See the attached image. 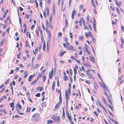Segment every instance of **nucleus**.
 Masks as SVG:
<instances>
[{
	"label": "nucleus",
	"mask_w": 124,
	"mask_h": 124,
	"mask_svg": "<svg viewBox=\"0 0 124 124\" xmlns=\"http://www.w3.org/2000/svg\"><path fill=\"white\" fill-rule=\"evenodd\" d=\"M65 97L66 100L67 102L68 101V100L69 99V94L67 92V91H66L65 93Z\"/></svg>",
	"instance_id": "1"
},
{
	"label": "nucleus",
	"mask_w": 124,
	"mask_h": 124,
	"mask_svg": "<svg viewBox=\"0 0 124 124\" xmlns=\"http://www.w3.org/2000/svg\"><path fill=\"white\" fill-rule=\"evenodd\" d=\"M39 78V77H37L36 79L32 82V83H31V84L34 85V84H37L38 80Z\"/></svg>",
	"instance_id": "2"
},
{
	"label": "nucleus",
	"mask_w": 124,
	"mask_h": 124,
	"mask_svg": "<svg viewBox=\"0 0 124 124\" xmlns=\"http://www.w3.org/2000/svg\"><path fill=\"white\" fill-rule=\"evenodd\" d=\"M54 120H55L56 121L58 122H60V117L58 116H56L54 118Z\"/></svg>",
	"instance_id": "3"
},
{
	"label": "nucleus",
	"mask_w": 124,
	"mask_h": 124,
	"mask_svg": "<svg viewBox=\"0 0 124 124\" xmlns=\"http://www.w3.org/2000/svg\"><path fill=\"white\" fill-rule=\"evenodd\" d=\"M61 103H60V102H59L57 103L56 105L54 108V109L55 110H56L57 108H59L60 107V105Z\"/></svg>",
	"instance_id": "4"
},
{
	"label": "nucleus",
	"mask_w": 124,
	"mask_h": 124,
	"mask_svg": "<svg viewBox=\"0 0 124 124\" xmlns=\"http://www.w3.org/2000/svg\"><path fill=\"white\" fill-rule=\"evenodd\" d=\"M53 76V70H52L51 72H50L49 74V78L51 79L52 78Z\"/></svg>",
	"instance_id": "5"
},
{
	"label": "nucleus",
	"mask_w": 124,
	"mask_h": 124,
	"mask_svg": "<svg viewBox=\"0 0 124 124\" xmlns=\"http://www.w3.org/2000/svg\"><path fill=\"white\" fill-rule=\"evenodd\" d=\"M66 115L67 117L69 119L70 121H71V117L69 113H68V111H66Z\"/></svg>",
	"instance_id": "6"
},
{
	"label": "nucleus",
	"mask_w": 124,
	"mask_h": 124,
	"mask_svg": "<svg viewBox=\"0 0 124 124\" xmlns=\"http://www.w3.org/2000/svg\"><path fill=\"white\" fill-rule=\"evenodd\" d=\"M89 59L90 61L93 62H95V61H94V58L93 56H90L89 57Z\"/></svg>",
	"instance_id": "7"
},
{
	"label": "nucleus",
	"mask_w": 124,
	"mask_h": 124,
	"mask_svg": "<svg viewBox=\"0 0 124 124\" xmlns=\"http://www.w3.org/2000/svg\"><path fill=\"white\" fill-rule=\"evenodd\" d=\"M102 101H103L104 103L106 105V106L107 107V102L106 101L105 99L104 98L103 96H102Z\"/></svg>",
	"instance_id": "8"
},
{
	"label": "nucleus",
	"mask_w": 124,
	"mask_h": 124,
	"mask_svg": "<svg viewBox=\"0 0 124 124\" xmlns=\"http://www.w3.org/2000/svg\"><path fill=\"white\" fill-rule=\"evenodd\" d=\"M102 82V84H101V83L100 82L99 83L102 87L104 89L105 87H106V86L107 85L105 84V83L103 82V81Z\"/></svg>",
	"instance_id": "9"
},
{
	"label": "nucleus",
	"mask_w": 124,
	"mask_h": 124,
	"mask_svg": "<svg viewBox=\"0 0 124 124\" xmlns=\"http://www.w3.org/2000/svg\"><path fill=\"white\" fill-rule=\"evenodd\" d=\"M87 75L88 76V77L91 79H94V78L93 75L91 73H90L88 74H87Z\"/></svg>",
	"instance_id": "10"
},
{
	"label": "nucleus",
	"mask_w": 124,
	"mask_h": 124,
	"mask_svg": "<svg viewBox=\"0 0 124 124\" xmlns=\"http://www.w3.org/2000/svg\"><path fill=\"white\" fill-rule=\"evenodd\" d=\"M62 119H64L65 118V114L64 113V110L63 107V113L62 116Z\"/></svg>",
	"instance_id": "11"
},
{
	"label": "nucleus",
	"mask_w": 124,
	"mask_h": 124,
	"mask_svg": "<svg viewBox=\"0 0 124 124\" xmlns=\"http://www.w3.org/2000/svg\"><path fill=\"white\" fill-rule=\"evenodd\" d=\"M88 47V46L86 45H85V47H84V52H87V48Z\"/></svg>",
	"instance_id": "12"
},
{
	"label": "nucleus",
	"mask_w": 124,
	"mask_h": 124,
	"mask_svg": "<svg viewBox=\"0 0 124 124\" xmlns=\"http://www.w3.org/2000/svg\"><path fill=\"white\" fill-rule=\"evenodd\" d=\"M83 18L82 17H81L79 20V22L80 23V26H81L82 25L81 22L83 21Z\"/></svg>",
	"instance_id": "13"
},
{
	"label": "nucleus",
	"mask_w": 124,
	"mask_h": 124,
	"mask_svg": "<svg viewBox=\"0 0 124 124\" xmlns=\"http://www.w3.org/2000/svg\"><path fill=\"white\" fill-rule=\"evenodd\" d=\"M33 77V76L32 75H30L29 77L28 80L29 82H30L31 80V79Z\"/></svg>",
	"instance_id": "14"
},
{
	"label": "nucleus",
	"mask_w": 124,
	"mask_h": 124,
	"mask_svg": "<svg viewBox=\"0 0 124 124\" xmlns=\"http://www.w3.org/2000/svg\"><path fill=\"white\" fill-rule=\"evenodd\" d=\"M8 11V10L7 9V10L5 12H4V15L3 16V18H5L6 16L7 15V13Z\"/></svg>",
	"instance_id": "15"
},
{
	"label": "nucleus",
	"mask_w": 124,
	"mask_h": 124,
	"mask_svg": "<svg viewBox=\"0 0 124 124\" xmlns=\"http://www.w3.org/2000/svg\"><path fill=\"white\" fill-rule=\"evenodd\" d=\"M38 48H36V49L35 51V52L33 50V53L34 54H36L38 52Z\"/></svg>",
	"instance_id": "16"
},
{
	"label": "nucleus",
	"mask_w": 124,
	"mask_h": 124,
	"mask_svg": "<svg viewBox=\"0 0 124 124\" xmlns=\"http://www.w3.org/2000/svg\"><path fill=\"white\" fill-rule=\"evenodd\" d=\"M106 87H105L104 89V90H106V91H107L108 93L109 92V88L107 87V86H106Z\"/></svg>",
	"instance_id": "17"
},
{
	"label": "nucleus",
	"mask_w": 124,
	"mask_h": 124,
	"mask_svg": "<svg viewBox=\"0 0 124 124\" xmlns=\"http://www.w3.org/2000/svg\"><path fill=\"white\" fill-rule=\"evenodd\" d=\"M45 48H46V46H45V42H44V43L43 44V49L44 51L45 50Z\"/></svg>",
	"instance_id": "18"
},
{
	"label": "nucleus",
	"mask_w": 124,
	"mask_h": 124,
	"mask_svg": "<svg viewBox=\"0 0 124 124\" xmlns=\"http://www.w3.org/2000/svg\"><path fill=\"white\" fill-rule=\"evenodd\" d=\"M16 106V107H18L20 109H21L22 107L20 104H17Z\"/></svg>",
	"instance_id": "19"
},
{
	"label": "nucleus",
	"mask_w": 124,
	"mask_h": 124,
	"mask_svg": "<svg viewBox=\"0 0 124 124\" xmlns=\"http://www.w3.org/2000/svg\"><path fill=\"white\" fill-rule=\"evenodd\" d=\"M66 52L64 51V52H62L61 54H60V56H62L63 55L66 53Z\"/></svg>",
	"instance_id": "20"
},
{
	"label": "nucleus",
	"mask_w": 124,
	"mask_h": 124,
	"mask_svg": "<svg viewBox=\"0 0 124 124\" xmlns=\"http://www.w3.org/2000/svg\"><path fill=\"white\" fill-rule=\"evenodd\" d=\"M42 55L41 54H39L37 58L39 60H40L41 58Z\"/></svg>",
	"instance_id": "21"
},
{
	"label": "nucleus",
	"mask_w": 124,
	"mask_h": 124,
	"mask_svg": "<svg viewBox=\"0 0 124 124\" xmlns=\"http://www.w3.org/2000/svg\"><path fill=\"white\" fill-rule=\"evenodd\" d=\"M10 18V17L9 16H8L6 19L5 20V21L4 22V23H6L8 21V20Z\"/></svg>",
	"instance_id": "22"
},
{
	"label": "nucleus",
	"mask_w": 124,
	"mask_h": 124,
	"mask_svg": "<svg viewBox=\"0 0 124 124\" xmlns=\"http://www.w3.org/2000/svg\"><path fill=\"white\" fill-rule=\"evenodd\" d=\"M59 102H60V103H61L62 102V99L61 98V95H60Z\"/></svg>",
	"instance_id": "23"
},
{
	"label": "nucleus",
	"mask_w": 124,
	"mask_h": 124,
	"mask_svg": "<svg viewBox=\"0 0 124 124\" xmlns=\"http://www.w3.org/2000/svg\"><path fill=\"white\" fill-rule=\"evenodd\" d=\"M65 27H66L68 25V22L67 21V19H65Z\"/></svg>",
	"instance_id": "24"
},
{
	"label": "nucleus",
	"mask_w": 124,
	"mask_h": 124,
	"mask_svg": "<svg viewBox=\"0 0 124 124\" xmlns=\"http://www.w3.org/2000/svg\"><path fill=\"white\" fill-rule=\"evenodd\" d=\"M44 16L45 17H46V12L45 10L43 12Z\"/></svg>",
	"instance_id": "25"
},
{
	"label": "nucleus",
	"mask_w": 124,
	"mask_h": 124,
	"mask_svg": "<svg viewBox=\"0 0 124 124\" xmlns=\"http://www.w3.org/2000/svg\"><path fill=\"white\" fill-rule=\"evenodd\" d=\"M64 80L65 81H66L68 79V78H67V76L65 75L63 78Z\"/></svg>",
	"instance_id": "26"
},
{
	"label": "nucleus",
	"mask_w": 124,
	"mask_h": 124,
	"mask_svg": "<svg viewBox=\"0 0 124 124\" xmlns=\"http://www.w3.org/2000/svg\"><path fill=\"white\" fill-rule=\"evenodd\" d=\"M92 1V4L93 5V6H94V7H95V6L94 5V1L93 0H91Z\"/></svg>",
	"instance_id": "27"
},
{
	"label": "nucleus",
	"mask_w": 124,
	"mask_h": 124,
	"mask_svg": "<svg viewBox=\"0 0 124 124\" xmlns=\"http://www.w3.org/2000/svg\"><path fill=\"white\" fill-rule=\"evenodd\" d=\"M52 15H51L50 16L49 19L50 23H51V22H52Z\"/></svg>",
	"instance_id": "28"
},
{
	"label": "nucleus",
	"mask_w": 124,
	"mask_h": 124,
	"mask_svg": "<svg viewBox=\"0 0 124 124\" xmlns=\"http://www.w3.org/2000/svg\"><path fill=\"white\" fill-rule=\"evenodd\" d=\"M47 122L48 124H49L53 122V121L52 120H48Z\"/></svg>",
	"instance_id": "29"
},
{
	"label": "nucleus",
	"mask_w": 124,
	"mask_h": 124,
	"mask_svg": "<svg viewBox=\"0 0 124 124\" xmlns=\"http://www.w3.org/2000/svg\"><path fill=\"white\" fill-rule=\"evenodd\" d=\"M108 107H109V108L112 110H113V107L112 106H111L110 105H109V104H108Z\"/></svg>",
	"instance_id": "30"
},
{
	"label": "nucleus",
	"mask_w": 124,
	"mask_h": 124,
	"mask_svg": "<svg viewBox=\"0 0 124 124\" xmlns=\"http://www.w3.org/2000/svg\"><path fill=\"white\" fill-rule=\"evenodd\" d=\"M10 106L11 108L13 107L14 106V103L13 102H12L10 104Z\"/></svg>",
	"instance_id": "31"
},
{
	"label": "nucleus",
	"mask_w": 124,
	"mask_h": 124,
	"mask_svg": "<svg viewBox=\"0 0 124 124\" xmlns=\"http://www.w3.org/2000/svg\"><path fill=\"white\" fill-rule=\"evenodd\" d=\"M121 42H122V43L123 44H124V40L123 39L122 37H121Z\"/></svg>",
	"instance_id": "32"
},
{
	"label": "nucleus",
	"mask_w": 124,
	"mask_h": 124,
	"mask_svg": "<svg viewBox=\"0 0 124 124\" xmlns=\"http://www.w3.org/2000/svg\"><path fill=\"white\" fill-rule=\"evenodd\" d=\"M90 71H91L89 69H88L87 70H86V74L90 73Z\"/></svg>",
	"instance_id": "33"
},
{
	"label": "nucleus",
	"mask_w": 124,
	"mask_h": 124,
	"mask_svg": "<svg viewBox=\"0 0 124 124\" xmlns=\"http://www.w3.org/2000/svg\"><path fill=\"white\" fill-rule=\"evenodd\" d=\"M115 1V2L116 3V5L118 7H119L120 6V4H119V3L118 2L117 0H116V1Z\"/></svg>",
	"instance_id": "34"
},
{
	"label": "nucleus",
	"mask_w": 124,
	"mask_h": 124,
	"mask_svg": "<svg viewBox=\"0 0 124 124\" xmlns=\"http://www.w3.org/2000/svg\"><path fill=\"white\" fill-rule=\"evenodd\" d=\"M31 107H30L29 108L28 107H27V112H29L30 110Z\"/></svg>",
	"instance_id": "35"
},
{
	"label": "nucleus",
	"mask_w": 124,
	"mask_h": 124,
	"mask_svg": "<svg viewBox=\"0 0 124 124\" xmlns=\"http://www.w3.org/2000/svg\"><path fill=\"white\" fill-rule=\"evenodd\" d=\"M83 37L82 36H81L79 37V38L81 40H83Z\"/></svg>",
	"instance_id": "36"
},
{
	"label": "nucleus",
	"mask_w": 124,
	"mask_h": 124,
	"mask_svg": "<svg viewBox=\"0 0 124 124\" xmlns=\"http://www.w3.org/2000/svg\"><path fill=\"white\" fill-rule=\"evenodd\" d=\"M49 40H48V42H47V48H49V43H48Z\"/></svg>",
	"instance_id": "37"
},
{
	"label": "nucleus",
	"mask_w": 124,
	"mask_h": 124,
	"mask_svg": "<svg viewBox=\"0 0 124 124\" xmlns=\"http://www.w3.org/2000/svg\"><path fill=\"white\" fill-rule=\"evenodd\" d=\"M84 6V5L83 4H81L79 8L80 9H81Z\"/></svg>",
	"instance_id": "38"
},
{
	"label": "nucleus",
	"mask_w": 124,
	"mask_h": 124,
	"mask_svg": "<svg viewBox=\"0 0 124 124\" xmlns=\"http://www.w3.org/2000/svg\"><path fill=\"white\" fill-rule=\"evenodd\" d=\"M76 10H73V11L72 12V14H74V15H75L76 14Z\"/></svg>",
	"instance_id": "39"
},
{
	"label": "nucleus",
	"mask_w": 124,
	"mask_h": 124,
	"mask_svg": "<svg viewBox=\"0 0 124 124\" xmlns=\"http://www.w3.org/2000/svg\"><path fill=\"white\" fill-rule=\"evenodd\" d=\"M46 10L47 11V16H48L49 15V9L48 8H47L46 9Z\"/></svg>",
	"instance_id": "40"
},
{
	"label": "nucleus",
	"mask_w": 124,
	"mask_h": 124,
	"mask_svg": "<svg viewBox=\"0 0 124 124\" xmlns=\"http://www.w3.org/2000/svg\"><path fill=\"white\" fill-rule=\"evenodd\" d=\"M40 95V93H38L36 94L35 96L36 97H39Z\"/></svg>",
	"instance_id": "41"
},
{
	"label": "nucleus",
	"mask_w": 124,
	"mask_h": 124,
	"mask_svg": "<svg viewBox=\"0 0 124 124\" xmlns=\"http://www.w3.org/2000/svg\"><path fill=\"white\" fill-rule=\"evenodd\" d=\"M9 80L10 79H8V80L5 83V85L7 84L9 82Z\"/></svg>",
	"instance_id": "42"
},
{
	"label": "nucleus",
	"mask_w": 124,
	"mask_h": 124,
	"mask_svg": "<svg viewBox=\"0 0 124 124\" xmlns=\"http://www.w3.org/2000/svg\"><path fill=\"white\" fill-rule=\"evenodd\" d=\"M93 113L96 116H98V114L97 112L96 111H94L93 112Z\"/></svg>",
	"instance_id": "43"
},
{
	"label": "nucleus",
	"mask_w": 124,
	"mask_h": 124,
	"mask_svg": "<svg viewBox=\"0 0 124 124\" xmlns=\"http://www.w3.org/2000/svg\"><path fill=\"white\" fill-rule=\"evenodd\" d=\"M43 80L44 81H45L46 79V76L45 75H44V76H43Z\"/></svg>",
	"instance_id": "44"
},
{
	"label": "nucleus",
	"mask_w": 124,
	"mask_h": 124,
	"mask_svg": "<svg viewBox=\"0 0 124 124\" xmlns=\"http://www.w3.org/2000/svg\"><path fill=\"white\" fill-rule=\"evenodd\" d=\"M104 93H105V95L107 96V99H108V95L107 94V93H106V92L105 91H104Z\"/></svg>",
	"instance_id": "45"
},
{
	"label": "nucleus",
	"mask_w": 124,
	"mask_h": 124,
	"mask_svg": "<svg viewBox=\"0 0 124 124\" xmlns=\"http://www.w3.org/2000/svg\"><path fill=\"white\" fill-rule=\"evenodd\" d=\"M38 65L39 64H36L34 66V69H35L36 68H37L38 67Z\"/></svg>",
	"instance_id": "46"
},
{
	"label": "nucleus",
	"mask_w": 124,
	"mask_h": 124,
	"mask_svg": "<svg viewBox=\"0 0 124 124\" xmlns=\"http://www.w3.org/2000/svg\"><path fill=\"white\" fill-rule=\"evenodd\" d=\"M74 75H76V74L77 72L76 69H74Z\"/></svg>",
	"instance_id": "47"
},
{
	"label": "nucleus",
	"mask_w": 124,
	"mask_h": 124,
	"mask_svg": "<svg viewBox=\"0 0 124 124\" xmlns=\"http://www.w3.org/2000/svg\"><path fill=\"white\" fill-rule=\"evenodd\" d=\"M97 74H98V77L100 79H101V81L102 82V79L101 78V77L100 76V75L98 73H97Z\"/></svg>",
	"instance_id": "48"
},
{
	"label": "nucleus",
	"mask_w": 124,
	"mask_h": 124,
	"mask_svg": "<svg viewBox=\"0 0 124 124\" xmlns=\"http://www.w3.org/2000/svg\"><path fill=\"white\" fill-rule=\"evenodd\" d=\"M17 110L18 111V112L19 113V114L21 115H23L24 114V113H21L19 112V110L18 109H17Z\"/></svg>",
	"instance_id": "49"
},
{
	"label": "nucleus",
	"mask_w": 124,
	"mask_h": 124,
	"mask_svg": "<svg viewBox=\"0 0 124 124\" xmlns=\"http://www.w3.org/2000/svg\"><path fill=\"white\" fill-rule=\"evenodd\" d=\"M84 28L85 29L88 30V27L87 26H85V25L84 26Z\"/></svg>",
	"instance_id": "50"
},
{
	"label": "nucleus",
	"mask_w": 124,
	"mask_h": 124,
	"mask_svg": "<svg viewBox=\"0 0 124 124\" xmlns=\"http://www.w3.org/2000/svg\"><path fill=\"white\" fill-rule=\"evenodd\" d=\"M97 110L98 111L99 113H100L101 112V111L98 108H97Z\"/></svg>",
	"instance_id": "51"
},
{
	"label": "nucleus",
	"mask_w": 124,
	"mask_h": 124,
	"mask_svg": "<svg viewBox=\"0 0 124 124\" xmlns=\"http://www.w3.org/2000/svg\"><path fill=\"white\" fill-rule=\"evenodd\" d=\"M75 60L76 61V62L77 63H78L79 64H80V62L79 60H77L76 59H75Z\"/></svg>",
	"instance_id": "52"
},
{
	"label": "nucleus",
	"mask_w": 124,
	"mask_h": 124,
	"mask_svg": "<svg viewBox=\"0 0 124 124\" xmlns=\"http://www.w3.org/2000/svg\"><path fill=\"white\" fill-rule=\"evenodd\" d=\"M88 34H89V36H91V37H92V36H93L92 35V34H91V32H90V31H89L88 33Z\"/></svg>",
	"instance_id": "53"
},
{
	"label": "nucleus",
	"mask_w": 124,
	"mask_h": 124,
	"mask_svg": "<svg viewBox=\"0 0 124 124\" xmlns=\"http://www.w3.org/2000/svg\"><path fill=\"white\" fill-rule=\"evenodd\" d=\"M62 34L61 32H60L59 33H58V36L59 37H60V36H62Z\"/></svg>",
	"instance_id": "54"
},
{
	"label": "nucleus",
	"mask_w": 124,
	"mask_h": 124,
	"mask_svg": "<svg viewBox=\"0 0 124 124\" xmlns=\"http://www.w3.org/2000/svg\"><path fill=\"white\" fill-rule=\"evenodd\" d=\"M19 9L20 10V11H22L23 10V8H22L20 6L19 7Z\"/></svg>",
	"instance_id": "55"
},
{
	"label": "nucleus",
	"mask_w": 124,
	"mask_h": 124,
	"mask_svg": "<svg viewBox=\"0 0 124 124\" xmlns=\"http://www.w3.org/2000/svg\"><path fill=\"white\" fill-rule=\"evenodd\" d=\"M74 69H78V66L76 64H75V67Z\"/></svg>",
	"instance_id": "56"
},
{
	"label": "nucleus",
	"mask_w": 124,
	"mask_h": 124,
	"mask_svg": "<svg viewBox=\"0 0 124 124\" xmlns=\"http://www.w3.org/2000/svg\"><path fill=\"white\" fill-rule=\"evenodd\" d=\"M46 24L47 26V27H48L49 26V23L48 21H46Z\"/></svg>",
	"instance_id": "57"
},
{
	"label": "nucleus",
	"mask_w": 124,
	"mask_h": 124,
	"mask_svg": "<svg viewBox=\"0 0 124 124\" xmlns=\"http://www.w3.org/2000/svg\"><path fill=\"white\" fill-rule=\"evenodd\" d=\"M71 50H72V51H74L75 50L74 48L73 47V46H71Z\"/></svg>",
	"instance_id": "58"
},
{
	"label": "nucleus",
	"mask_w": 124,
	"mask_h": 124,
	"mask_svg": "<svg viewBox=\"0 0 124 124\" xmlns=\"http://www.w3.org/2000/svg\"><path fill=\"white\" fill-rule=\"evenodd\" d=\"M85 82L88 84V85H90V83L89 81L88 80L86 81Z\"/></svg>",
	"instance_id": "59"
},
{
	"label": "nucleus",
	"mask_w": 124,
	"mask_h": 124,
	"mask_svg": "<svg viewBox=\"0 0 124 124\" xmlns=\"http://www.w3.org/2000/svg\"><path fill=\"white\" fill-rule=\"evenodd\" d=\"M14 73V71L13 70H11L10 72L9 73V74H13Z\"/></svg>",
	"instance_id": "60"
},
{
	"label": "nucleus",
	"mask_w": 124,
	"mask_h": 124,
	"mask_svg": "<svg viewBox=\"0 0 124 124\" xmlns=\"http://www.w3.org/2000/svg\"><path fill=\"white\" fill-rule=\"evenodd\" d=\"M59 81L58 80V79L57 81V86L58 87H59Z\"/></svg>",
	"instance_id": "61"
},
{
	"label": "nucleus",
	"mask_w": 124,
	"mask_h": 124,
	"mask_svg": "<svg viewBox=\"0 0 124 124\" xmlns=\"http://www.w3.org/2000/svg\"><path fill=\"white\" fill-rule=\"evenodd\" d=\"M72 33H70V38H72L73 37V36L72 35Z\"/></svg>",
	"instance_id": "62"
},
{
	"label": "nucleus",
	"mask_w": 124,
	"mask_h": 124,
	"mask_svg": "<svg viewBox=\"0 0 124 124\" xmlns=\"http://www.w3.org/2000/svg\"><path fill=\"white\" fill-rule=\"evenodd\" d=\"M54 87H55V85H52V91H53L54 90Z\"/></svg>",
	"instance_id": "63"
},
{
	"label": "nucleus",
	"mask_w": 124,
	"mask_h": 124,
	"mask_svg": "<svg viewBox=\"0 0 124 124\" xmlns=\"http://www.w3.org/2000/svg\"><path fill=\"white\" fill-rule=\"evenodd\" d=\"M34 27H35L34 25L33 24V25H32L31 27V30H32V29H33Z\"/></svg>",
	"instance_id": "64"
}]
</instances>
